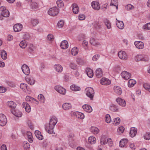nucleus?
<instances>
[{
    "label": "nucleus",
    "mask_w": 150,
    "mask_h": 150,
    "mask_svg": "<svg viewBox=\"0 0 150 150\" xmlns=\"http://www.w3.org/2000/svg\"><path fill=\"white\" fill-rule=\"evenodd\" d=\"M30 8L32 11H35L38 8L37 4L35 2H32L30 5Z\"/></svg>",
    "instance_id": "c85d7f7f"
},
{
    "label": "nucleus",
    "mask_w": 150,
    "mask_h": 150,
    "mask_svg": "<svg viewBox=\"0 0 150 150\" xmlns=\"http://www.w3.org/2000/svg\"><path fill=\"white\" fill-rule=\"evenodd\" d=\"M83 108L86 112H91L92 111L91 107L88 105H84L82 106Z\"/></svg>",
    "instance_id": "a211bd4d"
},
{
    "label": "nucleus",
    "mask_w": 150,
    "mask_h": 150,
    "mask_svg": "<svg viewBox=\"0 0 150 150\" xmlns=\"http://www.w3.org/2000/svg\"><path fill=\"white\" fill-rule=\"evenodd\" d=\"M64 21L61 20L58 22L57 24V26L58 27L61 28L63 27L64 25Z\"/></svg>",
    "instance_id": "3c124183"
},
{
    "label": "nucleus",
    "mask_w": 150,
    "mask_h": 150,
    "mask_svg": "<svg viewBox=\"0 0 150 150\" xmlns=\"http://www.w3.org/2000/svg\"><path fill=\"white\" fill-rule=\"evenodd\" d=\"M118 56L121 59H126L127 57L126 53L123 51H120L118 53Z\"/></svg>",
    "instance_id": "4468645a"
},
{
    "label": "nucleus",
    "mask_w": 150,
    "mask_h": 150,
    "mask_svg": "<svg viewBox=\"0 0 150 150\" xmlns=\"http://www.w3.org/2000/svg\"><path fill=\"white\" fill-rule=\"evenodd\" d=\"M20 87L23 91H24L27 88V84L24 83H21L20 85Z\"/></svg>",
    "instance_id": "603ef678"
},
{
    "label": "nucleus",
    "mask_w": 150,
    "mask_h": 150,
    "mask_svg": "<svg viewBox=\"0 0 150 150\" xmlns=\"http://www.w3.org/2000/svg\"><path fill=\"white\" fill-rule=\"evenodd\" d=\"M1 57L3 59H6L7 58V53L6 51L3 50L1 52Z\"/></svg>",
    "instance_id": "c03bdc74"
},
{
    "label": "nucleus",
    "mask_w": 150,
    "mask_h": 150,
    "mask_svg": "<svg viewBox=\"0 0 150 150\" xmlns=\"http://www.w3.org/2000/svg\"><path fill=\"white\" fill-rule=\"evenodd\" d=\"M60 46L62 48L65 49L68 47V42L66 40H63Z\"/></svg>",
    "instance_id": "5701e85b"
},
{
    "label": "nucleus",
    "mask_w": 150,
    "mask_h": 150,
    "mask_svg": "<svg viewBox=\"0 0 150 150\" xmlns=\"http://www.w3.org/2000/svg\"><path fill=\"white\" fill-rule=\"evenodd\" d=\"M105 121L107 123H110L111 121L110 115L108 114H107L105 117Z\"/></svg>",
    "instance_id": "79ce46f5"
},
{
    "label": "nucleus",
    "mask_w": 150,
    "mask_h": 150,
    "mask_svg": "<svg viewBox=\"0 0 150 150\" xmlns=\"http://www.w3.org/2000/svg\"><path fill=\"white\" fill-rule=\"evenodd\" d=\"M86 72L87 76L90 78H92L93 76L92 70L90 69L87 68L86 70Z\"/></svg>",
    "instance_id": "a878e982"
},
{
    "label": "nucleus",
    "mask_w": 150,
    "mask_h": 150,
    "mask_svg": "<svg viewBox=\"0 0 150 150\" xmlns=\"http://www.w3.org/2000/svg\"><path fill=\"white\" fill-rule=\"evenodd\" d=\"M110 109L111 111L113 112L117 111V110L116 106L114 105H112L110 106Z\"/></svg>",
    "instance_id": "5fc2aeb1"
},
{
    "label": "nucleus",
    "mask_w": 150,
    "mask_h": 150,
    "mask_svg": "<svg viewBox=\"0 0 150 150\" xmlns=\"http://www.w3.org/2000/svg\"><path fill=\"white\" fill-rule=\"evenodd\" d=\"M57 6L59 7H63L64 6L63 1L61 0H57Z\"/></svg>",
    "instance_id": "09e8293b"
},
{
    "label": "nucleus",
    "mask_w": 150,
    "mask_h": 150,
    "mask_svg": "<svg viewBox=\"0 0 150 150\" xmlns=\"http://www.w3.org/2000/svg\"><path fill=\"white\" fill-rule=\"evenodd\" d=\"M100 143L102 145H105L107 143L106 140L103 138H101L100 139Z\"/></svg>",
    "instance_id": "680f3d73"
},
{
    "label": "nucleus",
    "mask_w": 150,
    "mask_h": 150,
    "mask_svg": "<svg viewBox=\"0 0 150 150\" xmlns=\"http://www.w3.org/2000/svg\"><path fill=\"white\" fill-rule=\"evenodd\" d=\"M116 100L120 106L125 107L126 105V102L124 100L118 98L116 99Z\"/></svg>",
    "instance_id": "f8f14e48"
},
{
    "label": "nucleus",
    "mask_w": 150,
    "mask_h": 150,
    "mask_svg": "<svg viewBox=\"0 0 150 150\" xmlns=\"http://www.w3.org/2000/svg\"><path fill=\"white\" fill-rule=\"evenodd\" d=\"M70 88L73 91H80L81 89L80 88L75 84H73L70 86Z\"/></svg>",
    "instance_id": "c756f323"
},
{
    "label": "nucleus",
    "mask_w": 150,
    "mask_h": 150,
    "mask_svg": "<svg viewBox=\"0 0 150 150\" xmlns=\"http://www.w3.org/2000/svg\"><path fill=\"white\" fill-rule=\"evenodd\" d=\"M114 92L117 94L120 95L122 93V91L121 88L119 86H114Z\"/></svg>",
    "instance_id": "b1692460"
},
{
    "label": "nucleus",
    "mask_w": 150,
    "mask_h": 150,
    "mask_svg": "<svg viewBox=\"0 0 150 150\" xmlns=\"http://www.w3.org/2000/svg\"><path fill=\"white\" fill-rule=\"evenodd\" d=\"M11 112L14 115L18 117H21L22 115V112L19 111L12 110H11Z\"/></svg>",
    "instance_id": "cd10ccee"
},
{
    "label": "nucleus",
    "mask_w": 150,
    "mask_h": 150,
    "mask_svg": "<svg viewBox=\"0 0 150 150\" xmlns=\"http://www.w3.org/2000/svg\"><path fill=\"white\" fill-rule=\"evenodd\" d=\"M91 5L92 8L96 10H99L100 8V5L97 2L93 1L92 2Z\"/></svg>",
    "instance_id": "f3484780"
},
{
    "label": "nucleus",
    "mask_w": 150,
    "mask_h": 150,
    "mask_svg": "<svg viewBox=\"0 0 150 150\" xmlns=\"http://www.w3.org/2000/svg\"><path fill=\"white\" fill-rule=\"evenodd\" d=\"M100 82L101 84L104 85H109L111 83V81L110 80L105 78H102L100 80Z\"/></svg>",
    "instance_id": "9d476101"
},
{
    "label": "nucleus",
    "mask_w": 150,
    "mask_h": 150,
    "mask_svg": "<svg viewBox=\"0 0 150 150\" xmlns=\"http://www.w3.org/2000/svg\"><path fill=\"white\" fill-rule=\"evenodd\" d=\"M22 70L25 75H28L30 73V70L29 67L26 64H24L21 67Z\"/></svg>",
    "instance_id": "0eeeda50"
},
{
    "label": "nucleus",
    "mask_w": 150,
    "mask_h": 150,
    "mask_svg": "<svg viewBox=\"0 0 150 150\" xmlns=\"http://www.w3.org/2000/svg\"><path fill=\"white\" fill-rule=\"evenodd\" d=\"M121 76L125 79H128L130 78L131 74L126 71H124L121 73Z\"/></svg>",
    "instance_id": "ddd939ff"
},
{
    "label": "nucleus",
    "mask_w": 150,
    "mask_h": 150,
    "mask_svg": "<svg viewBox=\"0 0 150 150\" xmlns=\"http://www.w3.org/2000/svg\"><path fill=\"white\" fill-rule=\"evenodd\" d=\"M144 88L149 91L150 92V85L147 83H145L144 85Z\"/></svg>",
    "instance_id": "bf43d9fd"
},
{
    "label": "nucleus",
    "mask_w": 150,
    "mask_h": 150,
    "mask_svg": "<svg viewBox=\"0 0 150 150\" xmlns=\"http://www.w3.org/2000/svg\"><path fill=\"white\" fill-rule=\"evenodd\" d=\"M8 106L13 109H14L16 107V104L13 101H9L7 102Z\"/></svg>",
    "instance_id": "393cba45"
},
{
    "label": "nucleus",
    "mask_w": 150,
    "mask_h": 150,
    "mask_svg": "<svg viewBox=\"0 0 150 150\" xmlns=\"http://www.w3.org/2000/svg\"><path fill=\"white\" fill-rule=\"evenodd\" d=\"M0 12L1 15L4 17H8L9 16L10 13L8 9L4 6H1L0 7Z\"/></svg>",
    "instance_id": "f03ea898"
},
{
    "label": "nucleus",
    "mask_w": 150,
    "mask_h": 150,
    "mask_svg": "<svg viewBox=\"0 0 150 150\" xmlns=\"http://www.w3.org/2000/svg\"><path fill=\"white\" fill-rule=\"evenodd\" d=\"M113 124L115 125H118L120 122V120L119 117H117L115 118L113 120Z\"/></svg>",
    "instance_id": "a18cd8bd"
},
{
    "label": "nucleus",
    "mask_w": 150,
    "mask_h": 150,
    "mask_svg": "<svg viewBox=\"0 0 150 150\" xmlns=\"http://www.w3.org/2000/svg\"><path fill=\"white\" fill-rule=\"evenodd\" d=\"M111 6H115L116 7L117 9L118 6V1L117 0H111L110 3Z\"/></svg>",
    "instance_id": "a19ab883"
},
{
    "label": "nucleus",
    "mask_w": 150,
    "mask_h": 150,
    "mask_svg": "<svg viewBox=\"0 0 150 150\" xmlns=\"http://www.w3.org/2000/svg\"><path fill=\"white\" fill-rule=\"evenodd\" d=\"M79 18L80 20H83L85 18V16L83 14L79 15Z\"/></svg>",
    "instance_id": "69168bd1"
},
{
    "label": "nucleus",
    "mask_w": 150,
    "mask_h": 150,
    "mask_svg": "<svg viewBox=\"0 0 150 150\" xmlns=\"http://www.w3.org/2000/svg\"><path fill=\"white\" fill-rule=\"evenodd\" d=\"M54 67L56 71L58 72H61L62 71V67L59 64H56L54 65Z\"/></svg>",
    "instance_id": "72a5a7b5"
},
{
    "label": "nucleus",
    "mask_w": 150,
    "mask_h": 150,
    "mask_svg": "<svg viewBox=\"0 0 150 150\" xmlns=\"http://www.w3.org/2000/svg\"><path fill=\"white\" fill-rule=\"evenodd\" d=\"M7 120L6 116L3 114H0V125L5 126L6 124Z\"/></svg>",
    "instance_id": "423d86ee"
},
{
    "label": "nucleus",
    "mask_w": 150,
    "mask_h": 150,
    "mask_svg": "<svg viewBox=\"0 0 150 150\" xmlns=\"http://www.w3.org/2000/svg\"><path fill=\"white\" fill-rule=\"evenodd\" d=\"M71 6L73 13L75 14H77L79 11V8L77 4H74L72 5Z\"/></svg>",
    "instance_id": "412c9836"
},
{
    "label": "nucleus",
    "mask_w": 150,
    "mask_h": 150,
    "mask_svg": "<svg viewBox=\"0 0 150 150\" xmlns=\"http://www.w3.org/2000/svg\"><path fill=\"white\" fill-rule=\"evenodd\" d=\"M23 25L20 23L15 24L13 26V28H22Z\"/></svg>",
    "instance_id": "6e6d98bb"
},
{
    "label": "nucleus",
    "mask_w": 150,
    "mask_h": 150,
    "mask_svg": "<svg viewBox=\"0 0 150 150\" xmlns=\"http://www.w3.org/2000/svg\"><path fill=\"white\" fill-rule=\"evenodd\" d=\"M62 107L64 110H67L71 109L72 106L70 103H65L63 104Z\"/></svg>",
    "instance_id": "6ab92c4d"
},
{
    "label": "nucleus",
    "mask_w": 150,
    "mask_h": 150,
    "mask_svg": "<svg viewBox=\"0 0 150 150\" xmlns=\"http://www.w3.org/2000/svg\"><path fill=\"white\" fill-rule=\"evenodd\" d=\"M85 91L86 95L90 98L91 100H92L94 95V91L93 88L90 87L87 88L85 89Z\"/></svg>",
    "instance_id": "7ed1b4c3"
},
{
    "label": "nucleus",
    "mask_w": 150,
    "mask_h": 150,
    "mask_svg": "<svg viewBox=\"0 0 150 150\" xmlns=\"http://www.w3.org/2000/svg\"><path fill=\"white\" fill-rule=\"evenodd\" d=\"M125 8L126 10L128 11H129L133 9L134 8V6L131 4H129L126 6Z\"/></svg>",
    "instance_id": "864d4df0"
},
{
    "label": "nucleus",
    "mask_w": 150,
    "mask_h": 150,
    "mask_svg": "<svg viewBox=\"0 0 150 150\" xmlns=\"http://www.w3.org/2000/svg\"><path fill=\"white\" fill-rule=\"evenodd\" d=\"M99 56L98 54L94 55L92 59L94 61H96L99 58Z\"/></svg>",
    "instance_id": "0e129e2a"
},
{
    "label": "nucleus",
    "mask_w": 150,
    "mask_h": 150,
    "mask_svg": "<svg viewBox=\"0 0 150 150\" xmlns=\"http://www.w3.org/2000/svg\"><path fill=\"white\" fill-rule=\"evenodd\" d=\"M30 36L29 34L26 33L23 35V38L25 40H28L30 38Z\"/></svg>",
    "instance_id": "e2e57ef3"
},
{
    "label": "nucleus",
    "mask_w": 150,
    "mask_h": 150,
    "mask_svg": "<svg viewBox=\"0 0 150 150\" xmlns=\"http://www.w3.org/2000/svg\"><path fill=\"white\" fill-rule=\"evenodd\" d=\"M144 138L146 140H149L150 139V133L147 132L145 134L144 136Z\"/></svg>",
    "instance_id": "4d7b16f0"
},
{
    "label": "nucleus",
    "mask_w": 150,
    "mask_h": 150,
    "mask_svg": "<svg viewBox=\"0 0 150 150\" xmlns=\"http://www.w3.org/2000/svg\"><path fill=\"white\" fill-rule=\"evenodd\" d=\"M25 99L26 101L27 102H30L32 103L34 102V101H35L37 102V104H38V102L37 101L35 98L29 96H27L26 97Z\"/></svg>",
    "instance_id": "2f4dec72"
},
{
    "label": "nucleus",
    "mask_w": 150,
    "mask_h": 150,
    "mask_svg": "<svg viewBox=\"0 0 150 150\" xmlns=\"http://www.w3.org/2000/svg\"><path fill=\"white\" fill-rule=\"evenodd\" d=\"M137 133V129L134 127H132L130 129V130L129 133L130 137H134Z\"/></svg>",
    "instance_id": "aec40b11"
},
{
    "label": "nucleus",
    "mask_w": 150,
    "mask_h": 150,
    "mask_svg": "<svg viewBox=\"0 0 150 150\" xmlns=\"http://www.w3.org/2000/svg\"><path fill=\"white\" fill-rule=\"evenodd\" d=\"M136 47L139 49H142L144 47L143 42L141 41H136L134 43Z\"/></svg>",
    "instance_id": "dca6fc26"
},
{
    "label": "nucleus",
    "mask_w": 150,
    "mask_h": 150,
    "mask_svg": "<svg viewBox=\"0 0 150 150\" xmlns=\"http://www.w3.org/2000/svg\"><path fill=\"white\" fill-rule=\"evenodd\" d=\"M124 128L123 127H120L117 130V133L118 134H122L124 131Z\"/></svg>",
    "instance_id": "de8ad7c7"
},
{
    "label": "nucleus",
    "mask_w": 150,
    "mask_h": 150,
    "mask_svg": "<svg viewBox=\"0 0 150 150\" xmlns=\"http://www.w3.org/2000/svg\"><path fill=\"white\" fill-rule=\"evenodd\" d=\"M128 142V140L127 139H122L120 142V146L121 147H123L127 144Z\"/></svg>",
    "instance_id": "bb28decb"
},
{
    "label": "nucleus",
    "mask_w": 150,
    "mask_h": 150,
    "mask_svg": "<svg viewBox=\"0 0 150 150\" xmlns=\"http://www.w3.org/2000/svg\"><path fill=\"white\" fill-rule=\"evenodd\" d=\"M105 23L107 28H111V23L109 20L107 19H105Z\"/></svg>",
    "instance_id": "49530a36"
},
{
    "label": "nucleus",
    "mask_w": 150,
    "mask_h": 150,
    "mask_svg": "<svg viewBox=\"0 0 150 150\" xmlns=\"http://www.w3.org/2000/svg\"><path fill=\"white\" fill-rule=\"evenodd\" d=\"M116 20L117 21V22L116 23L117 26L118 28H122L124 27V24L123 22L122 21H119L117 20L116 18Z\"/></svg>",
    "instance_id": "58836bf2"
},
{
    "label": "nucleus",
    "mask_w": 150,
    "mask_h": 150,
    "mask_svg": "<svg viewBox=\"0 0 150 150\" xmlns=\"http://www.w3.org/2000/svg\"><path fill=\"white\" fill-rule=\"evenodd\" d=\"M96 141V139L93 136H91L89 137L88 139V142L91 144H94L95 143Z\"/></svg>",
    "instance_id": "7c9ffc66"
},
{
    "label": "nucleus",
    "mask_w": 150,
    "mask_h": 150,
    "mask_svg": "<svg viewBox=\"0 0 150 150\" xmlns=\"http://www.w3.org/2000/svg\"><path fill=\"white\" fill-rule=\"evenodd\" d=\"M90 43L92 45L96 47H98L100 45V43L99 41L94 38H90Z\"/></svg>",
    "instance_id": "1a4fd4ad"
},
{
    "label": "nucleus",
    "mask_w": 150,
    "mask_h": 150,
    "mask_svg": "<svg viewBox=\"0 0 150 150\" xmlns=\"http://www.w3.org/2000/svg\"><path fill=\"white\" fill-rule=\"evenodd\" d=\"M36 47L32 44H30L28 48V51L30 53L33 52L36 49Z\"/></svg>",
    "instance_id": "e433bc0d"
},
{
    "label": "nucleus",
    "mask_w": 150,
    "mask_h": 150,
    "mask_svg": "<svg viewBox=\"0 0 150 150\" xmlns=\"http://www.w3.org/2000/svg\"><path fill=\"white\" fill-rule=\"evenodd\" d=\"M47 38L48 40L50 41H53L54 39L53 35L51 34H48L47 36Z\"/></svg>",
    "instance_id": "13d9d810"
},
{
    "label": "nucleus",
    "mask_w": 150,
    "mask_h": 150,
    "mask_svg": "<svg viewBox=\"0 0 150 150\" xmlns=\"http://www.w3.org/2000/svg\"><path fill=\"white\" fill-rule=\"evenodd\" d=\"M73 115H74L77 118L79 119H83L84 118L85 116L84 114L82 113L75 112L73 113Z\"/></svg>",
    "instance_id": "9b49d317"
},
{
    "label": "nucleus",
    "mask_w": 150,
    "mask_h": 150,
    "mask_svg": "<svg viewBox=\"0 0 150 150\" xmlns=\"http://www.w3.org/2000/svg\"><path fill=\"white\" fill-rule=\"evenodd\" d=\"M96 75L97 78L101 77L103 76V71L101 69L99 68L96 71Z\"/></svg>",
    "instance_id": "4be33fe9"
},
{
    "label": "nucleus",
    "mask_w": 150,
    "mask_h": 150,
    "mask_svg": "<svg viewBox=\"0 0 150 150\" xmlns=\"http://www.w3.org/2000/svg\"><path fill=\"white\" fill-rule=\"evenodd\" d=\"M136 81L133 79H130L129 80L128 85L129 87H133L136 83Z\"/></svg>",
    "instance_id": "c9c22d12"
},
{
    "label": "nucleus",
    "mask_w": 150,
    "mask_h": 150,
    "mask_svg": "<svg viewBox=\"0 0 150 150\" xmlns=\"http://www.w3.org/2000/svg\"><path fill=\"white\" fill-rule=\"evenodd\" d=\"M59 12L58 9L56 7L50 8L48 11V14L51 16H54L58 14Z\"/></svg>",
    "instance_id": "39448f33"
},
{
    "label": "nucleus",
    "mask_w": 150,
    "mask_h": 150,
    "mask_svg": "<svg viewBox=\"0 0 150 150\" xmlns=\"http://www.w3.org/2000/svg\"><path fill=\"white\" fill-rule=\"evenodd\" d=\"M38 99L42 103H44L45 101V98L42 94H40L38 95Z\"/></svg>",
    "instance_id": "37998d69"
},
{
    "label": "nucleus",
    "mask_w": 150,
    "mask_h": 150,
    "mask_svg": "<svg viewBox=\"0 0 150 150\" xmlns=\"http://www.w3.org/2000/svg\"><path fill=\"white\" fill-rule=\"evenodd\" d=\"M136 61H147L149 60L147 55L144 54L137 55L135 58Z\"/></svg>",
    "instance_id": "20e7f679"
},
{
    "label": "nucleus",
    "mask_w": 150,
    "mask_h": 150,
    "mask_svg": "<svg viewBox=\"0 0 150 150\" xmlns=\"http://www.w3.org/2000/svg\"><path fill=\"white\" fill-rule=\"evenodd\" d=\"M57 122V119L56 117H53L51 118L49 124L46 125L45 127V129L48 133L50 134L53 133V129Z\"/></svg>",
    "instance_id": "f257e3e1"
},
{
    "label": "nucleus",
    "mask_w": 150,
    "mask_h": 150,
    "mask_svg": "<svg viewBox=\"0 0 150 150\" xmlns=\"http://www.w3.org/2000/svg\"><path fill=\"white\" fill-rule=\"evenodd\" d=\"M76 65L74 63H71L70 65V67L74 69H75L76 68Z\"/></svg>",
    "instance_id": "338daca9"
},
{
    "label": "nucleus",
    "mask_w": 150,
    "mask_h": 150,
    "mask_svg": "<svg viewBox=\"0 0 150 150\" xmlns=\"http://www.w3.org/2000/svg\"><path fill=\"white\" fill-rule=\"evenodd\" d=\"M90 130L92 133L94 134H98L99 131V129L95 127H92L90 128Z\"/></svg>",
    "instance_id": "473e14b6"
},
{
    "label": "nucleus",
    "mask_w": 150,
    "mask_h": 150,
    "mask_svg": "<svg viewBox=\"0 0 150 150\" xmlns=\"http://www.w3.org/2000/svg\"><path fill=\"white\" fill-rule=\"evenodd\" d=\"M19 45L21 48H24L26 47L27 43L25 40H22L21 42Z\"/></svg>",
    "instance_id": "ea45409f"
},
{
    "label": "nucleus",
    "mask_w": 150,
    "mask_h": 150,
    "mask_svg": "<svg viewBox=\"0 0 150 150\" xmlns=\"http://www.w3.org/2000/svg\"><path fill=\"white\" fill-rule=\"evenodd\" d=\"M6 91V89L4 87L0 86V93H4Z\"/></svg>",
    "instance_id": "774afa93"
},
{
    "label": "nucleus",
    "mask_w": 150,
    "mask_h": 150,
    "mask_svg": "<svg viewBox=\"0 0 150 150\" xmlns=\"http://www.w3.org/2000/svg\"><path fill=\"white\" fill-rule=\"evenodd\" d=\"M39 21L37 19H33L31 21V23L33 26H35L38 24Z\"/></svg>",
    "instance_id": "8fccbe9b"
},
{
    "label": "nucleus",
    "mask_w": 150,
    "mask_h": 150,
    "mask_svg": "<svg viewBox=\"0 0 150 150\" xmlns=\"http://www.w3.org/2000/svg\"><path fill=\"white\" fill-rule=\"evenodd\" d=\"M54 89L58 93L62 94L64 95L66 92V90L64 88L59 86H55Z\"/></svg>",
    "instance_id": "6e6552de"
},
{
    "label": "nucleus",
    "mask_w": 150,
    "mask_h": 150,
    "mask_svg": "<svg viewBox=\"0 0 150 150\" xmlns=\"http://www.w3.org/2000/svg\"><path fill=\"white\" fill-rule=\"evenodd\" d=\"M25 80L27 83L30 85H33L35 83V81L32 77L26 78Z\"/></svg>",
    "instance_id": "f704fd0d"
},
{
    "label": "nucleus",
    "mask_w": 150,
    "mask_h": 150,
    "mask_svg": "<svg viewBox=\"0 0 150 150\" xmlns=\"http://www.w3.org/2000/svg\"><path fill=\"white\" fill-rule=\"evenodd\" d=\"M23 146L25 149H27L29 148L30 146L29 144L28 143L25 142L24 143Z\"/></svg>",
    "instance_id": "052dcab7"
},
{
    "label": "nucleus",
    "mask_w": 150,
    "mask_h": 150,
    "mask_svg": "<svg viewBox=\"0 0 150 150\" xmlns=\"http://www.w3.org/2000/svg\"><path fill=\"white\" fill-rule=\"evenodd\" d=\"M79 49L77 47H74L71 50V53L73 55H76L78 53Z\"/></svg>",
    "instance_id": "4c0bfd02"
},
{
    "label": "nucleus",
    "mask_w": 150,
    "mask_h": 150,
    "mask_svg": "<svg viewBox=\"0 0 150 150\" xmlns=\"http://www.w3.org/2000/svg\"><path fill=\"white\" fill-rule=\"evenodd\" d=\"M22 105L26 112H29L30 111L31 108L29 105L26 102H23L22 103Z\"/></svg>",
    "instance_id": "2eb2a0df"
}]
</instances>
